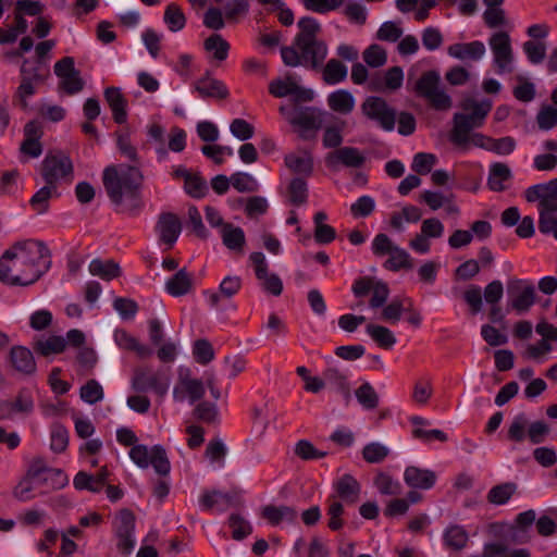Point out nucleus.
Instances as JSON below:
<instances>
[{
  "label": "nucleus",
  "mask_w": 557,
  "mask_h": 557,
  "mask_svg": "<svg viewBox=\"0 0 557 557\" xmlns=\"http://www.w3.org/2000/svg\"><path fill=\"white\" fill-rule=\"evenodd\" d=\"M231 184L239 193H252L258 189L257 181L248 173H234L231 176Z\"/></svg>",
  "instance_id": "nucleus-57"
},
{
  "label": "nucleus",
  "mask_w": 557,
  "mask_h": 557,
  "mask_svg": "<svg viewBox=\"0 0 557 557\" xmlns=\"http://www.w3.org/2000/svg\"><path fill=\"white\" fill-rule=\"evenodd\" d=\"M184 189L190 197L197 199L205 197L208 191L206 181L199 174L194 173L184 183Z\"/></svg>",
  "instance_id": "nucleus-61"
},
{
  "label": "nucleus",
  "mask_w": 557,
  "mask_h": 557,
  "mask_svg": "<svg viewBox=\"0 0 557 557\" xmlns=\"http://www.w3.org/2000/svg\"><path fill=\"white\" fill-rule=\"evenodd\" d=\"M193 416L196 420L214 424L218 422L219 411L215 404L209 401H200L193 410Z\"/></svg>",
  "instance_id": "nucleus-44"
},
{
  "label": "nucleus",
  "mask_w": 557,
  "mask_h": 557,
  "mask_svg": "<svg viewBox=\"0 0 557 557\" xmlns=\"http://www.w3.org/2000/svg\"><path fill=\"white\" fill-rule=\"evenodd\" d=\"M517 488L518 486L515 482H505L495 485L488 491L486 499L492 505H505L516 494Z\"/></svg>",
  "instance_id": "nucleus-34"
},
{
  "label": "nucleus",
  "mask_w": 557,
  "mask_h": 557,
  "mask_svg": "<svg viewBox=\"0 0 557 557\" xmlns=\"http://www.w3.org/2000/svg\"><path fill=\"white\" fill-rule=\"evenodd\" d=\"M540 129L548 131L557 125V109L552 106L543 107L536 115Z\"/></svg>",
  "instance_id": "nucleus-63"
},
{
  "label": "nucleus",
  "mask_w": 557,
  "mask_h": 557,
  "mask_svg": "<svg viewBox=\"0 0 557 557\" xmlns=\"http://www.w3.org/2000/svg\"><path fill=\"white\" fill-rule=\"evenodd\" d=\"M278 111L290 125L299 128V137L304 140L310 138L309 131L317 132L322 127L324 112L315 107H298L295 103L294 108L281 106Z\"/></svg>",
  "instance_id": "nucleus-5"
},
{
  "label": "nucleus",
  "mask_w": 557,
  "mask_h": 557,
  "mask_svg": "<svg viewBox=\"0 0 557 557\" xmlns=\"http://www.w3.org/2000/svg\"><path fill=\"white\" fill-rule=\"evenodd\" d=\"M327 104L334 112L348 114L355 108V99L348 90L339 89L329 95Z\"/></svg>",
  "instance_id": "nucleus-31"
},
{
  "label": "nucleus",
  "mask_w": 557,
  "mask_h": 557,
  "mask_svg": "<svg viewBox=\"0 0 557 557\" xmlns=\"http://www.w3.org/2000/svg\"><path fill=\"white\" fill-rule=\"evenodd\" d=\"M193 355L198 363L205 366L214 359V349L208 339L200 338L194 343Z\"/></svg>",
  "instance_id": "nucleus-47"
},
{
  "label": "nucleus",
  "mask_w": 557,
  "mask_h": 557,
  "mask_svg": "<svg viewBox=\"0 0 557 557\" xmlns=\"http://www.w3.org/2000/svg\"><path fill=\"white\" fill-rule=\"evenodd\" d=\"M284 163L293 173L310 176L313 172V158L310 152L304 150L298 153H288Z\"/></svg>",
  "instance_id": "nucleus-30"
},
{
  "label": "nucleus",
  "mask_w": 557,
  "mask_h": 557,
  "mask_svg": "<svg viewBox=\"0 0 557 557\" xmlns=\"http://www.w3.org/2000/svg\"><path fill=\"white\" fill-rule=\"evenodd\" d=\"M144 176L136 166L110 165L104 169L102 182L110 200L122 211L136 215L143 208L140 186Z\"/></svg>",
  "instance_id": "nucleus-3"
},
{
  "label": "nucleus",
  "mask_w": 557,
  "mask_h": 557,
  "mask_svg": "<svg viewBox=\"0 0 557 557\" xmlns=\"http://www.w3.org/2000/svg\"><path fill=\"white\" fill-rule=\"evenodd\" d=\"M539 210V231L542 234H553L557 228V210H546L537 208Z\"/></svg>",
  "instance_id": "nucleus-56"
},
{
  "label": "nucleus",
  "mask_w": 557,
  "mask_h": 557,
  "mask_svg": "<svg viewBox=\"0 0 557 557\" xmlns=\"http://www.w3.org/2000/svg\"><path fill=\"white\" fill-rule=\"evenodd\" d=\"M404 81V72L400 66L389 67L384 76V84H382L381 79H372L371 81V90L381 91L383 88H387L389 90H397L401 87Z\"/></svg>",
  "instance_id": "nucleus-32"
},
{
  "label": "nucleus",
  "mask_w": 557,
  "mask_h": 557,
  "mask_svg": "<svg viewBox=\"0 0 557 557\" xmlns=\"http://www.w3.org/2000/svg\"><path fill=\"white\" fill-rule=\"evenodd\" d=\"M299 33L292 46L281 48V55L286 66L302 65L307 69L318 70L322 66L326 55V44L318 38L321 25L313 17H302L298 21Z\"/></svg>",
  "instance_id": "nucleus-2"
},
{
  "label": "nucleus",
  "mask_w": 557,
  "mask_h": 557,
  "mask_svg": "<svg viewBox=\"0 0 557 557\" xmlns=\"http://www.w3.org/2000/svg\"><path fill=\"white\" fill-rule=\"evenodd\" d=\"M73 162L62 151L49 152L41 162L40 174L46 184L57 186L61 181L72 182Z\"/></svg>",
  "instance_id": "nucleus-7"
},
{
  "label": "nucleus",
  "mask_w": 557,
  "mask_h": 557,
  "mask_svg": "<svg viewBox=\"0 0 557 557\" xmlns=\"http://www.w3.org/2000/svg\"><path fill=\"white\" fill-rule=\"evenodd\" d=\"M361 111L368 119L377 122L383 129L388 132L394 129L396 112L383 98L368 97L361 104Z\"/></svg>",
  "instance_id": "nucleus-14"
},
{
  "label": "nucleus",
  "mask_w": 557,
  "mask_h": 557,
  "mask_svg": "<svg viewBox=\"0 0 557 557\" xmlns=\"http://www.w3.org/2000/svg\"><path fill=\"white\" fill-rule=\"evenodd\" d=\"M60 194L58 191L57 186H51L46 184L39 190H37L29 200V205L34 211L38 214H44L49 209V200L52 197H59Z\"/></svg>",
  "instance_id": "nucleus-33"
},
{
  "label": "nucleus",
  "mask_w": 557,
  "mask_h": 557,
  "mask_svg": "<svg viewBox=\"0 0 557 557\" xmlns=\"http://www.w3.org/2000/svg\"><path fill=\"white\" fill-rule=\"evenodd\" d=\"M528 426V437L532 444H540L549 433V426L544 421H535L529 424L524 413L517 414L507 432V438L515 443H521L525 438V429Z\"/></svg>",
  "instance_id": "nucleus-10"
},
{
  "label": "nucleus",
  "mask_w": 557,
  "mask_h": 557,
  "mask_svg": "<svg viewBox=\"0 0 557 557\" xmlns=\"http://www.w3.org/2000/svg\"><path fill=\"white\" fill-rule=\"evenodd\" d=\"M51 267V251L37 239L16 242L0 257V282L9 286H28Z\"/></svg>",
  "instance_id": "nucleus-1"
},
{
  "label": "nucleus",
  "mask_w": 557,
  "mask_h": 557,
  "mask_svg": "<svg viewBox=\"0 0 557 557\" xmlns=\"http://www.w3.org/2000/svg\"><path fill=\"white\" fill-rule=\"evenodd\" d=\"M89 272L104 281H111L121 275V268L113 260L103 262L100 259H94L89 264Z\"/></svg>",
  "instance_id": "nucleus-35"
},
{
  "label": "nucleus",
  "mask_w": 557,
  "mask_h": 557,
  "mask_svg": "<svg viewBox=\"0 0 557 557\" xmlns=\"http://www.w3.org/2000/svg\"><path fill=\"white\" fill-rule=\"evenodd\" d=\"M228 525L232 529V536L236 541L245 539L252 532L250 523L237 513H232L230 516Z\"/></svg>",
  "instance_id": "nucleus-52"
},
{
  "label": "nucleus",
  "mask_w": 557,
  "mask_h": 557,
  "mask_svg": "<svg viewBox=\"0 0 557 557\" xmlns=\"http://www.w3.org/2000/svg\"><path fill=\"white\" fill-rule=\"evenodd\" d=\"M296 373L304 380L307 392L317 394L325 387L323 377L310 375L309 369L304 366L297 367Z\"/></svg>",
  "instance_id": "nucleus-59"
},
{
  "label": "nucleus",
  "mask_w": 557,
  "mask_h": 557,
  "mask_svg": "<svg viewBox=\"0 0 557 557\" xmlns=\"http://www.w3.org/2000/svg\"><path fill=\"white\" fill-rule=\"evenodd\" d=\"M523 51L533 64L541 63L546 55V45L541 41L528 40L523 44Z\"/></svg>",
  "instance_id": "nucleus-62"
},
{
  "label": "nucleus",
  "mask_w": 557,
  "mask_h": 557,
  "mask_svg": "<svg viewBox=\"0 0 557 557\" xmlns=\"http://www.w3.org/2000/svg\"><path fill=\"white\" fill-rule=\"evenodd\" d=\"M69 445V432L61 424H54L51 429V443L50 448L52 451L60 454L63 453Z\"/></svg>",
  "instance_id": "nucleus-58"
},
{
  "label": "nucleus",
  "mask_w": 557,
  "mask_h": 557,
  "mask_svg": "<svg viewBox=\"0 0 557 557\" xmlns=\"http://www.w3.org/2000/svg\"><path fill=\"white\" fill-rule=\"evenodd\" d=\"M261 517L271 525H278L283 521L294 523L297 520L298 513L297 510L290 506L267 505L261 510Z\"/></svg>",
  "instance_id": "nucleus-26"
},
{
  "label": "nucleus",
  "mask_w": 557,
  "mask_h": 557,
  "mask_svg": "<svg viewBox=\"0 0 557 557\" xmlns=\"http://www.w3.org/2000/svg\"><path fill=\"white\" fill-rule=\"evenodd\" d=\"M13 369L20 373L30 375L36 372V361L33 352L24 346H13L9 354Z\"/></svg>",
  "instance_id": "nucleus-22"
},
{
  "label": "nucleus",
  "mask_w": 557,
  "mask_h": 557,
  "mask_svg": "<svg viewBox=\"0 0 557 557\" xmlns=\"http://www.w3.org/2000/svg\"><path fill=\"white\" fill-rule=\"evenodd\" d=\"M79 395L85 403L94 405L103 398V388L92 379L81 387Z\"/></svg>",
  "instance_id": "nucleus-53"
},
{
  "label": "nucleus",
  "mask_w": 557,
  "mask_h": 557,
  "mask_svg": "<svg viewBox=\"0 0 557 557\" xmlns=\"http://www.w3.org/2000/svg\"><path fill=\"white\" fill-rule=\"evenodd\" d=\"M334 488L336 496L346 504H355L359 500L361 493L360 483L351 475L344 474L335 483Z\"/></svg>",
  "instance_id": "nucleus-25"
},
{
  "label": "nucleus",
  "mask_w": 557,
  "mask_h": 557,
  "mask_svg": "<svg viewBox=\"0 0 557 557\" xmlns=\"http://www.w3.org/2000/svg\"><path fill=\"white\" fill-rule=\"evenodd\" d=\"M323 381L337 393L342 394L345 399L349 400L351 397L350 384L348 376L338 368L329 367L323 371Z\"/></svg>",
  "instance_id": "nucleus-28"
},
{
  "label": "nucleus",
  "mask_w": 557,
  "mask_h": 557,
  "mask_svg": "<svg viewBox=\"0 0 557 557\" xmlns=\"http://www.w3.org/2000/svg\"><path fill=\"white\" fill-rule=\"evenodd\" d=\"M370 337L382 348L389 349L396 343L394 333L386 326L379 324H368L366 327Z\"/></svg>",
  "instance_id": "nucleus-37"
},
{
  "label": "nucleus",
  "mask_w": 557,
  "mask_h": 557,
  "mask_svg": "<svg viewBox=\"0 0 557 557\" xmlns=\"http://www.w3.org/2000/svg\"><path fill=\"white\" fill-rule=\"evenodd\" d=\"M383 267L389 271H399L401 269L411 270L413 261L410 255L400 247H395L389 258L385 260Z\"/></svg>",
  "instance_id": "nucleus-38"
},
{
  "label": "nucleus",
  "mask_w": 557,
  "mask_h": 557,
  "mask_svg": "<svg viewBox=\"0 0 557 557\" xmlns=\"http://www.w3.org/2000/svg\"><path fill=\"white\" fill-rule=\"evenodd\" d=\"M347 77V67L337 59H331L323 69V81L327 85L343 82Z\"/></svg>",
  "instance_id": "nucleus-40"
},
{
  "label": "nucleus",
  "mask_w": 557,
  "mask_h": 557,
  "mask_svg": "<svg viewBox=\"0 0 557 557\" xmlns=\"http://www.w3.org/2000/svg\"><path fill=\"white\" fill-rule=\"evenodd\" d=\"M65 347V338L58 335L49 336L48 338L37 341L34 344L35 351L44 357L61 354L64 351Z\"/></svg>",
  "instance_id": "nucleus-36"
},
{
  "label": "nucleus",
  "mask_w": 557,
  "mask_h": 557,
  "mask_svg": "<svg viewBox=\"0 0 557 557\" xmlns=\"http://www.w3.org/2000/svg\"><path fill=\"white\" fill-rule=\"evenodd\" d=\"M104 99L110 107L113 120L117 124H123L127 120V100L119 87H108L104 89Z\"/></svg>",
  "instance_id": "nucleus-24"
},
{
  "label": "nucleus",
  "mask_w": 557,
  "mask_h": 557,
  "mask_svg": "<svg viewBox=\"0 0 557 557\" xmlns=\"http://www.w3.org/2000/svg\"><path fill=\"white\" fill-rule=\"evenodd\" d=\"M156 230L160 242L172 248L181 234L182 223L175 213L163 212L158 218Z\"/></svg>",
  "instance_id": "nucleus-17"
},
{
  "label": "nucleus",
  "mask_w": 557,
  "mask_h": 557,
  "mask_svg": "<svg viewBox=\"0 0 557 557\" xmlns=\"http://www.w3.org/2000/svg\"><path fill=\"white\" fill-rule=\"evenodd\" d=\"M403 36V29L394 22H385L376 32V38L382 41L395 42Z\"/></svg>",
  "instance_id": "nucleus-64"
},
{
  "label": "nucleus",
  "mask_w": 557,
  "mask_h": 557,
  "mask_svg": "<svg viewBox=\"0 0 557 557\" xmlns=\"http://www.w3.org/2000/svg\"><path fill=\"white\" fill-rule=\"evenodd\" d=\"M389 454V449L383 444L373 442L366 445L362 449V457L369 463H380Z\"/></svg>",
  "instance_id": "nucleus-51"
},
{
  "label": "nucleus",
  "mask_w": 557,
  "mask_h": 557,
  "mask_svg": "<svg viewBox=\"0 0 557 557\" xmlns=\"http://www.w3.org/2000/svg\"><path fill=\"white\" fill-rule=\"evenodd\" d=\"M205 49L213 52L214 59L224 61L227 58L230 45L219 34H213L205 40Z\"/></svg>",
  "instance_id": "nucleus-43"
},
{
  "label": "nucleus",
  "mask_w": 557,
  "mask_h": 557,
  "mask_svg": "<svg viewBox=\"0 0 557 557\" xmlns=\"http://www.w3.org/2000/svg\"><path fill=\"white\" fill-rule=\"evenodd\" d=\"M448 54L458 60H480L485 53V46L482 41L474 40L467 44H454L447 49Z\"/></svg>",
  "instance_id": "nucleus-27"
},
{
  "label": "nucleus",
  "mask_w": 557,
  "mask_h": 557,
  "mask_svg": "<svg viewBox=\"0 0 557 557\" xmlns=\"http://www.w3.org/2000/svg\"><path fill=\"white\" fill-rule=\"evenodd\" d=\"M441 76L437 71L424 72L416 82L414 92L425 98L430 106L437 111H447L451 108V98L440 87Z\"/></svg>",
  "instance_id": "nucleus-6"
},
{
  "label": "nucleus",
  "mask_w": 557,
  "mask_h": 557,
  "mask_svg": "<svg viewBox=\"0 0 557 557\" xmlns=\"http://www.w3.org/2000/svg\"><path fill=\"white\" fill-rule=\"evenodd\" d=\"M294 453L301 460H314L324 458L327 453L317 449L313 444L307 440H300L296 443Z\"/></svg>",
  "instance_id": "nucleus-48"
},
{
  "label": "nucleus",
  "mask_w": 557,
  "mask_h": 557,
  "mask_svg": "<svg viewBox=\"0 0 557 557\" xmlns=\"http://www.w3.org/2000/svg\"><path fill=\"white\" fill-rule=\"evenodd\" d=\"M289 201L294 206H301L308 199V186L304 178L294 177L288 185Z\"/></svg>",
  "instance_id": "nucleus-42"
},
{
  "label": "nucleus",
  "mask_w": 557,
  "mask_h": 557,
  "mask_svg": "<svg viewBox=\"0 0 557 557\" xmlns=\"http://www.w3.org/2000/svg\"><path fill=\"white\" fill-rule=\"evenodd\" d=\"M325 163L333 169L338 164L359 169L364 165L366 157L358 148L345 146L329 152L325 157Z\"/></svg>",
  "instance_id": "nucleus-16"
},
{
  "label": "nucleus",
  "mask_w": 557,
  "mask_h": 557,
  "mask_svg": "<svg viewBox=\"0 0 557 557\" xmlns=\"http://www.w3.org/2000/svg\"><path fill=\"white\" fill-rule=\"evenodd\" d=\"M238 504L239 498L236 493H223L216 490L205 492L200 498V505L205 510H211L216 507L218 510L224 511Z\"/></svg>",
  "instance_id": "nucleus-21"
},
{
  "label": "nucleus",
  "mask_w": 557,
  "mask_h": 557,
  "mask_svg": "<svg viewBox=\"0 0 557 557\" xmlns=\"http://www.w3.org/2000/svg\"><path fill=\"white\" fill-rule=\"evenodd\" d=\"M223 245L231 251L236 253H243L246 244V237L244 231L239 226H235L232 223L223 225V230H220Z\"/></svg>",
  "instance_id": "nucleus-29"
},
{
  "label": "nucleus",
  "mask_w": 557,
  "mask_h": 557,
  "mask_svg": "<svg viewBox=\"0 0 557 557\" xmlns=\"http://www.w3.org/2000/svg\"><path fill=\"white\" fill-rule=\"evenodd\" d=\"M164 22L171 32H178L184 28L186 18L176 3H170L164 12Z\"/></svg>",
  "instance_id": "nucleus-46"
},
{
  "label": "nucleus",
  "mask_w": 557,
  "mask_h": 557,
  "mask_svg": "<svg viewBox=\"0 0 557 557\" xmlns=\"http://www.w3.org/2000/svg\"><path fill=\"white\" fill-rule=\"evenodd\" d=\"M374 485L383 495L400 494V484L385 472H379L374 478Z\"/></svg>",
  "instance_id": "nucleus-54"
},
{
  "label": "nucleus",
  "mask_w": 557,
  "mask_h": 557,
  "mask_svg": "<svg viewBox=\"0 0 557 557\" xmlns=\"http://www.w3.org/2000/svg\"><path fill=\"white\" fill-rule=\"evenodd\" d=\"M363 60L371 67H381L387 62V54L383 47L373 44L363 51Z\"/></svg>",
  "instance_id": "nucleus-50"
},
{
  "label": "nucleus",
  "mask_w": 557,
  "mask_h": 557,
  "mask_svg": "<svg viewBox=\"0 0 557 557\" xmlns=\"http://www.w3.org/2000/svg\"><path fill=\"white\" fill-rule=\"evenodd\" d=\"M48 75L49 72L47 70L44 72L39 62L23 61L21 66V79L41 84Z\"/></svg>",
  "instance_id": "nucleus-45"
},
{
  "label": "nucleus",
  "mask_w": 557,
  "mask_h": 557,
  "mask_svg": "<svg viewBox=\"0 0 557 557\" xmlns=\"http://www.w3.org/2000/svg\"><path fill=\"white\" fill-rule=\"evenodd\" d=\"M269 92L276 98L290 96L296 104L310 102L314 97V92L309 88L299 86L292 74H287L284 78L273 79L269 84Z\"/></svg>",
  "instance_id": "nucleus-13"
},
{
  "label": "nucleus",
  "mask_w": 557,
  "mask_h": 557,
  "mask_svg": "<svg viewBox=\"0 0 557 557\" xmlns=\"http://www.w3.org/2000/svg\"><path fill=\"white\" fill-rule=\"evenodd\" d=\"M129 457L143 469L151 465L159 475L165 476L170 473L171 463L161 445H154L151 450L146 445H134L129 450Z\"/></svg>",
  "instance_id": "nucleus-9"
},
{
  "label": "nucleus",
  "mask_w": 557,
  "mask_h": 557,
  "mask_svg": "<svg viewBox=\"0 0 557 557\" xmlns=\"http://www.w3.org/2000/svg\"><path fill=\"white\" fill-rule=\"evenodd\" d=\"M195 90L201 98L226 99L228 89L222 81L213 78L207 72L194 84Z\"/></svg>",
  "instance_id": "nucleus-20"
},
{
  "label": "nucleus",
  "mask_w": 557,
  "mask_h": 557,
  "mask_svg": "<svg viewBox=\"0 0 557 557\" xmlns=\"http://www.w3.org/2000/svg\"><path fill=\"white\" fill-rule=\"evenodd\" d=\"M462 108L470 113H455L453 117L454 127L449 134V140L454 145H463L467 140L466 135L473 128L481 127L485 117L492 109L491 101L478 102L468 99L462 103Z\"/></svg>",
  "instance_id": "nucleus-4"
},
{
  "label": "nucleus",
  "mask_w": 557,
  "mask_h": 557,
  "mask_svg": "<svg viewBox=\"0 0 557 557\" xmlns=\"http://www.w3.org/2000/svg\"><path fill=\"white\" fill-rule=\"evenodd\" d=\"M344 513V506L343 504L335 499V496L330 497L329 499V507H327V516L330 517L327 527L332 531H338L344 525V520L342 519V516Z\"/></svg>",
  "instance_id": "nucleus-49"
},
{
  "label": "nucleus",
  "mask_w": 557,
  "mask_h": 557,
  "mask_svg": "<svg viewBox=\"0 0 557 557\" xmlns=\"http://www.w3.org/2000/svg\"><path fill=\"white\" fill-rule=\"evenodd\" d=\"M194 288V276L186 268L180 269L165 283V290L173 297H181Z\"/></svg>",
  "instance_id": "nucleus-23"
},
{
  "label": "nucleus",
  "mask_w": 557,
  "mask_h": 557,
  "mask_svg": "<svg viewBox=\"0 0 557 557\" xmlns=\"http://www.w3.org/2000/svg\"><path fill=\"white\" fill-rule=\"evenodd\" d=\"M507 293L509 297L508 309L517 313L528 312L536 301L534 285L525 283L522 280H509L507 283Z\"/></svg>",
  "instance_id": "nucleus-11"
},
{
  "label": "nucleus",
  "mask_w": 557,
  "mask_h": 557,
  "mask_svg": "<svg viewBox=\"0 0 557 557\" xmlns=\"http://www.w3.org/2000/svg\"><path fill=\"white\" fill-rule=\"evenodd\" d=\"M494 57V65L498 74L512 72L513 51L507 32H496L488 39Z\"/></svg>",
  "instance_id": "nucleus-12"
},
{
  "label": "nucleus",
  "mask_w": 557,
  "mask_h": 557,
  "mask_svg": "<svg viewBox=\"0 0 557 557\" xmlns=\"http://www.w3.org/2000/svg\"><path fill=\"white\" fill-rule=\"evenodd\" d=\"M355 396L358 403L367 410H373L379 406V394L369 383H362L356 391Z\"/></svg>",
  "instance_id": "nucleus-39"
},
{
  "label": "nucleus",
  "mask_w": 557,
  "mask_h": 557,
  "mask_svg": "<svg viewBox=\"0 0 557 557\" xmlns=\"http://www.w3.org/2000/svg\"><path fill=\"white\" fill-rule=\"evenodd\" d=\"M437 475L434 471L409 466L405 469L404 481L413 490H430L436 483Z\"/></svg>",
  "instance_id": "nucleus-19"
},
{
  "label": "nucleus",
  "mask_w": 557,
  "mask_h": 557,
  "mask_svg": "<svg viewBox=\"0 0 557 557\" xmlns=\"http://www.w3.org/2000/svg\"><path fill=\"white\" fill-rule=\"evenodd\" d=\"M187 215V225L191 227L194 234L201 239H206L209 234L205 224L202 223V218L197 207L194 205L189 206Z\"/></svg>",
  "instance_id": "nucleus-60"
},
{
  "label": "nucleus",
  "mask_w": 557,
  "mask_h": 557,
  "mask_svg": "<svg viewBox=\"0 0 557 557\" xmlns=\"http://www.w3.org/2000/svg\"><path fill=\"white\" fill-rule=\"evenodd\" d=\"M467 531L458 524L449 525L444 533V541L447 546L454 549H462L468 543Z\"/></svg>",
  "instance_id": "nucleus-41"
},
{
  "label": "nucleus",
  "mask_w": 557,
  "mask_h": 557,
  "mask_svg": "<svg viewBox=\"0 0 557 557\" xmlns=\"http://www.w3.org/2000/svg\"><path fill=\"white\" fill-rule=\"evenodd\" d=\"M188 396L189 403L194 404L200 400L205 395V385L201 380L193 379L188 374H180L178 382L173 389L175 400L182 401Z\"/></svg>",
  "instance_id": "nucleus-18"
},
{
  "label": "nucleus",
  "mask_w": 557,
  "mask_h": 557,
  "mask_svg": "<svg viewBox=\"0 0 557 557\" xmlns=\"http://www.w3.org/2000/svg\"><path fill=\"white\" fill-rule=\"evenodd\" d=\"M117 548L121 553L128 555L135 546V515L129 509H121L114 521Z\"/></svg>",
  "instance_id": "nucleus-15"
},
{
  "label": "nucleus",
  "mask_w": 557,
  "mask_h": 557,
  "mask_svg": "<svg viewBox=\"0 0 557 557\" xmlns=\"http://www.w3.org/2000/svg\"><path fill=\"white\" fill-rule=\"evenodd\" d=\"M170 375L162 370L153 371L149 367H138L132 376V388L137 393L153 392L163 397L170 387Z\"/></svg>",
  "instance_id": "nucleus-8"
},
{
  "label": "nucleus",
  "mask_w": 557,
  "mask_h": 557,
  "mask_svg": "<svg viewBox=\"0 0 557 557\" xmlns=\"http://www.w3.org/2000/svg\"><path fill=\"white\" fill-rule=\"evenodd\" d=\"M537 208L557 210V177L543 184V199Z\"/></svg>",
  "instance_id": "nucleus-55"
}]
</instances>
